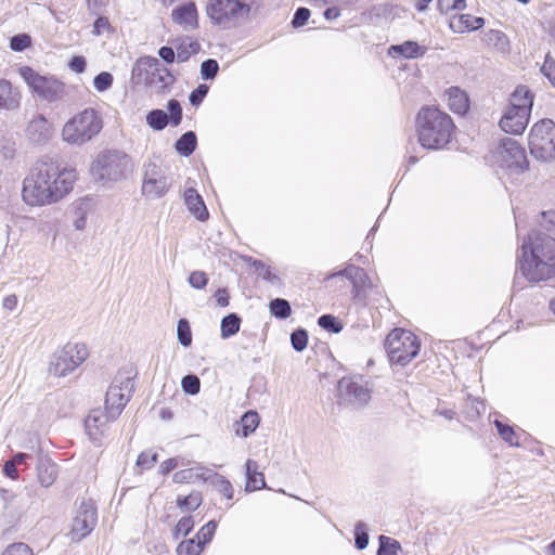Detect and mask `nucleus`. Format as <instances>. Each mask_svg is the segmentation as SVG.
<instances>
[{"label":"nucleus","instance_id":"obj_63","mask_svg":"<svg viewBox=\"0 0 555 555\" xmlns=\"http://www.w3.org/2000/svg\"><path fill=\"white\" fill-rule=\"evenodd\" d=\"M102 415L99 412L94 411L86 420V428L87 430H91L92 428H98L103 425L101 422Z\"/></svg>","mask_w":555,"mask_h":555},{"label":"nucleus","instance_id":"obj_25","mask_svg":"<svg viewBox=\"0 0 555 555\" xmlns=\"http://www.w3.org/2000/svg\"><path fill=\"white\" fill-rule=\"evenodd\" d=\"M482 17L473 16L470 14H462L450 21V27L454 33H465L479 29L483 26Z\"/></svg>","mask_w":555,"mask_h":555},{"label":"nucleus","instance_id":"obj_38","mask_svg":"<svg viewBox=\"0 0 555 555\" xmlns=\"http://www.w3.org/2000/svg\"><path fill=\"white\" fill-rule=\"evenodd\" d=\"M540 225L546 232L542 234L555 243V210L543 211Z\"/></svg>","mask_w":555,"mask_h":555},{"label":"nucleus","instance_id":"obj_5","mask_svg":"<svg viewBox=\"0 0 555 555\" xmlns=\"http://www.w3.org/2000/svg\"><path fill=\"white\" fill-rule=\"evenodd\" d=\"M131 171V157L119 150L101 151L90 164L92 178L103 184L121 181Z\"/></svg>","mask_w":555,"mask_h":555},{"label":"nucleus","instance_id":"obj_24","mask_svg":"<svg viewBox=\"0 0 555 555\" xmlns=\"http://www.w3.org/2000/svg\"><path fill=\"white\" fill-rule=\"evenodd\" d=\"M426 52L424 47H421L416 41L408 40L401 44H392L388 49V55L396 57L402 56L404 59H416L423 56Z\"/></svg>","mask_w":555,"mask_h":555},{"label":"nucleus","instance_id":"obj_55","mask_svg":"<svg viewBox=\"0 0 555 555\" xmlns=\"http://www.w3.org/2000/svg\"><path fill=\"white\" fill-rule=\"evenodd\" d=\"M2 555H34L33 550L23 542L12 543L4 548Z\"/></svg>","mask_w":555,"mask_h":555},{"label":"nucleus","instance_id":"obj_7","mask_svg":"<svg viewBox=\"0 0 555 555\" xmlns=\"http://www.w3.org/2000/svg\"><path fill=\"white\" fill-rule=\"evenodd\" d=\"M18 74L30 91L42 101L59 102L66 94L65 85L53 75H41L29 66L20 67Z\"/></svg>","mask_w":555,"mask_h":555},{"label":"nucleus","instance_id":"obj_16","mask_svg":"<svg viewBox=\"0 0 555 555\" xmlns=\"http://www.w3.org/2000/svg\"><path fill=\"white\" fill-rule=\"evenodd\" d=\"M98 520L96 509L91 501H82L78 506L72 524L69 538L73 542H79L89 535Z\"/></svg>","mask_w":555,"mask_h":555},{"label":"nucleus","instance_id":"obj_26","mask_svg":"<svg viewBox=\"0 0 555 555\" xmlns=\"http://www.w3.org/2000/svg\"><path fill=\"white\" fill-rule=\"evenodd\" d=\"M20 93L14 90L11 82L0 79V108L14 109L20 105Z\"/></svg>","mask_w":555,"mask_h":555},{"label":"nucleus","instance_id":"obj_58","mask_svg":"<svg viewBox=\"0 0 555 555\" xmlns=\"http://www.w3.org/2000/svg\"><path fill=\"white\" fill-rule=\"evenodd\" d=\"M541 72L555 87V61L550 56V54H546Z\"/></svg>","mask_w":555,"mask_h":555},{"label":"nucleus","instance_id":"obj_62","mask_svg":"<svg viewBox=\"0 0 555 555\" xmlns=\"http://www.w3.org/2000/svg\"><path fill=\"white\" fill-rule=\"evenodd\" d=\"M183 465H184L183 459H179V457L168 459L162 463L160 472H162V474L166 475V474L170 473L171 470H173L175 468H177L179 466H183Z\"/></svg>","mask_w":555,"mask_h":555},{"label":"nucleus","instance_id":"obj_34","mask_svg":"<svg viewBox=\"0 0 555 555\" xmlns=\"http://www.w3.org/2000/svg\"><path fill=\"white\" fill-rule=\"evenodd\" d=\"M377 555H406L401 544L393 538L379 535Z\"/></svg>","mask_w":555,"mask_h":555},{"label":"nucleus","instance_id":"obj_51","mask_svg":"<svg viewBox=\"0 0 555 555\" xmlns=\"http://www.w3.org/2000/svg\"><path fill=\"white\" fill-rule=\"evenodd\" d=\"M31 46V38L27 34H18L11 38L10 48L15 52H22Z\"/></svg>","mask_w":555,"mask_h":555},{"label":"nucleus","instance_id":"obj_12","mask_svg":"<svg viewBox=\"0 0 555 555\" xmlns=\"http://www.w3.org/2000/svg\"><path fill=\"white\" fill-rule=\"evenodd\" d=\"M133 73L143 80L146 86L163 92L173 82L169 69L160 64L154 56H144L138 60Z\"/></svg>","mask_w":555,"mask_h":555},{"label":"nucleus","instance_id":"obj_59","mask_svg":"<svg viewBox=\"0 0 555 555\" xmlns=\"http://www.w3.org/2000/svg\"><path fill=\"white\" fill-rule=\"evenodd\" d=\"M157 462V454L145 451L142 452L137 460V465L141 467L142 469H149L151 468L155 463Z\"/></svg>","mask_w":555,"mask_h":555},{"label":"nucleus","instance_id":"obj_48","mask_svg":"<svg viewBox=\"0 0 555 555\" xmlns=\"http://www.w3.org/2000/svg\"><path fill=\"white\" fill-rule=\"evenodd\" d=\"M369 544V534L366 532V525L359 521L354 527V545L358 550H364Z\"/></svg>","mask_w":555,"mask_h":555},{"label":"nucleus","instance_id":"obj_22","mask_svg":"<svg viewBox=\"0 0 555 555\" xmlns=\"http://www.w3.org/2000/svg\"><path fill=\"white\" fill-rule=\"evenodd\" d=\"M211 470L196 464L193 467L181 469L173 474L172 480L176 483H194L197 481H207L210 477Z\"/></svg>","mask_w":555,"mask_h":555},{"label":"nucleus","instance_id":"obj_40","mask_svg":"<svg viewBox=\"0 0 555 555\" xmlns=\"http://www.w3.org/2000/svg\"><path fill=\"white\" fill-rule=\"evenodd\" d=\"M254 268L258 276H260L261 279L270 282L271 284L280 283V278L276 275V273L270 266L258 260L254 262Z\"/></svg>","mask_w":555,"mask_h":555},{"label":"nucleus","instance_id":"obj_50","mask_svg":"<svg viewBox=\"0 0 555 555\" xmlns=\"http://www.w3.org/2000/svg\"><path fill=\"white\" fill-rule=\"evenodd\" d=\"M219 70V64L214 59H208L201 64V76L205 80L214 79Z\"/></svg>","mask_w":555,"mask_h":555},{"label":"nucleus","instance_id":"obj_44","mask_svg":"<svg viewBox=\"0 0 555 555\" xmlns=\"http://www.w3.org/2000/svg\"><path fill=\"white\" fill-rule=\"evenodd\" d=\"M318 324L323 330L337 334L343 330V325L332 314H323L318 319Z\"/></svg>","mask_w":555,"mask_h":555},{"label":"nucleus","instance_id":"obj_35","mask_svg":"<svg viewBox=\"0 0 555 555\" xmlns=\"http://www.w3.org/2000/svg\"><path fill=\"white\" fill-rule=\"evenodd\" d=\"M494 426L498 429L499 436L511 447L519 446V436L515 431V429L508 424L503 423L500 420H495Z\"/></svg>","mask_w":555,"mask_h":555},{"label":"nucleus","instance_id":"obj_4","mask_svg":"<svg viewBox=\"0 0 555 555\" xmlns=\"http://www.w3.org/2000/svg\"><path fill=\"white\" fill-rule=\"evenodd\" d=\"M262 0H210L207 14L211 22L231 28L259 13Z\"/></svg>","mask_w":555,"mask_h":555},{"label":"nucleus","instance_id":"obj_33","mask_svg":"<svg viewBox=\"0 0 555 555\" xmlns=\"http://www.w3.org/2000/svg\"><path fill=\"white\" fill-rule=\"evenodd\" d=\"M486 42L495 48L498 51L502 53H506L509 51V41L507 36L498 29H490L485 35Z\"/></svg>","mask_w":555,"mask_h":555},{"label":"nucleus","instance_id":"obj_64","mask_svg":"<svg viewBox=\"0 0 555 555\" xmlns=\"http://www.w3.org/2000/svg\"><path fill=\"white\" fill-rule=\"evenodd\" d=\"M18 298L14 294H10L5 296L2 300V308L7 311H14L17 308Z\"/></svg>","mask_w":555,"mask_h":555},{"label":"nucleus","instance_id":"obj_20","mask_svg":"<svg viewBox=\"0 0 555 555\" xmlns=\"http://www.w3.org/2000/svg\"><path fill=\"white\" fill-rule=\"evenodd\" d=\"M27 134L35 143L47 142L52 135V126L44 116L38 115L29 121Z\"/></svg>","mask_w":555,"mask_h":555},{"label":"nucleus","instance_id":"obj_8","mask_svg":"<svg viewBox=\"0 0 555 555\" xmlns=\"http://www.w3.org/2000/svg\"><path fill=\"white\" fill-rule=\"evenodd\" d=\"M385 348L392 364L405 366L418 354L421 343L412 332L395 328L386 337Z\"/></svg>","mask_w":555,"mask_h":555},{"label":"nucleus","instance_id":"obj_46","mask_svg":"<svg viewBox=\"0 0 555 555\" xmlns=\"http://www.w3.org/2000/svg\"><path fill=\"white\" fill-rule=\"evenodd\" d=\"M181 387L188 395H197L201 390V380L196 375H185L181 380Z\"/></svg>","mask_w":555,"mask_h":555},{"label":"nucleus","instance_id":"obj_28","mask_svg":"<svg viewBox=\"0 0 555 555\" xmlns=\"http://www.w3.org/2000/svg\"><path fill=\"white\" fill-rule=\"evenodd\" d=\"M246 468V491H255L266 487V481L262 473L258 472V464L256 461L247 460Z\"/></svg>","mask_w":555,"mask_h":555},{"label":"nucleus","instance_id":"obj_42","mask_svg":"<svg viewBox=\"0 0 555 555\" xmlns=\"http://www.w3.org/2000/svg\"><path fill=\"white\" fill-rule=\"evenodd\" d=\"M203 546L201 543L195 539H189L182 541L177 546V554L178 555H199L203 551Z\"/></svg>","mask_w":555,"mask_h":555},{"label":"nucleus","instance_id":"obj_37","mask_svg":"<svg viewBox=\"0 0 555 555\" xmlns=\"http://www.w3.org/2000/svg\"><path fill=\"white\" fill-rule=\"evenodd\" d=\"M270 313L276 319H287L292 313L289 302L283 298H275L269 304Z\"/></svg>","mask_w":555,"mask_h":555},{"label":"nucleus","instance_id":"obj_31","mask_svg":"<svg viewBox=\"0 0 555 555\" xmlns=\"http://www.w3.org/2000/svg\"><path fill=\"white\" fill-rule=\"evenodd\" d=\"M259 415L256 411L246 412L238 423V427L236 428V434L244 438L248 437L253 434L257 427L259 426Z\"/></svg>","mask_w":555,"mask_h":555},{"label":"nucleus","instance_id":"obj_2","mask_svg":"<svg viewBox=\"0 0 555 555\" xmlns=\"http://www.w3.org/2000/svg\"><path fill=\"white\" fill-rule=\"evenodd\" d=\"M517 260L529 282L550 280L555 276V243L533 231L521 243Z\"/></svg>","mask_w":555,"mask_h":555},{"label":"nucleus","instance_id":"obj_54","mask_svg":"<svg viewBox=\"0 0 555 555\" xmlns=\"http://www.w3.org/2000/svg\"><path fill=\"white\" fill-rule=\"evenodd\" d=\"M438 9L441 13L448 14L451 11L465 9V0H438Z\"/></svg>","mask_w":555,"mask_h":555},{"label":"nucleus","instance_id":"obj_10","mask_svg":"<svg viewBox=\"0 0 555 555\" xmlns=\"http://www.w3.org/2000/svg\"><path fill=\"white\" fill-rule=\"evenodd\" d=\"M531 155L540 160L548 162L555 157V124L551 119L535 122L528 138Z\"/></svg>","mask_w":555,"mask_h":555},{"label":"nucleus","instance_id":"obj_3","mask_svg":"<svg viewBox=\"0 0 555 555\" xmlns=\"http://www.w3.org/2000/svg\"><path fill=\"white\" fill-rule=\"evenodd\" d=\"M415 127L420 144L427 150L446 147L455 129L452 118L434 106H424L420 109Z\"/></svg>","mask_w":555,"mask_h":555},{"label":"nucleus","instance_id":"obj_36","mask_svg":"<svg viewBox=\"0 0 555 555\" xmlns=\"http://www.w3.org/2000/svg\"><path fill=\"white\" fill-rule=\"evenodd\" d=\"M241 319L236 313H230L221 320V337L230 338L240 331Z\"/></svg>","mask_w":555,"mask_h":555},{"label":"nucleus","instance_id":"obj_9","mask_svg":"<svg viewBox=\"0 0 555 555\" xmlns=\"http://www.w3.org/2000/svg\"><path fill=\"white\" fill-rule=\"evenodd\" d=\"M88 357L89 349L85 344L68 343L52 354L48 371L54 377H65L75 372Z\"/></svg>","mask_w":555,"mask_h":555},{"label":"nucleus","instance_id":"obj_17","mask_svg":"<svg viewBox=\"0 0 555 555\" xmlns=\"http://www.w3.org/2000/svg\"><path fill=\"white\" fill-rule=\"evenodd\" d=\"M167 109L169 111V115L159 108L150 111L145 117L149 127L155 131L164 130L169 124L172 127H178L183 117V111L180 102L176 99L169 100L167 102Z\"/></svg>","mask_w":555,"mask_h":555},{"label":"nucleus","instance_id":"obj_39","mask_svg":"<svg viewBox=\"0 0 555 555\" xmlns=\"http://www.w3.org/2000/svg\"><path fill=\"white\" fill-rule=\"evenodd\" d=\"M199 49V44L195 41L182 42L176 47L178 62H186L192 54H195Z\"/></svg>","mask_w":555,"mask_h":555},{"label":"nucleus","instance_id":"obj_19","mask_svg":"<svg viewBox=\"0 0 555 555\" xmlns=\"http://www.w3.org/2000/svg\"><path fill=\"white\" fill-rule=\"evenodd\" d=\"M197 9L193 1L185 2L173 9L171 12L172 21L185 30L197 27Z\"/></svg>","mask_w":555,"mask_h":555},{"label":"nucleus","instance_id":"obj_45","mask_svg":"<svg viewBox=\"0 0 555 555\" xmlns=\"http://www.w3.org/2000/svg\"><path fill=\"white\" fill-rule=\"evenodd\" d=\"M210 477L214 478L212 482L218 488L219 492L222 493L227 499L231 500L233 498V488L231 482L225 477L216 473H210Z\"/></svg>","mask_w":555,"mask_h":555},{"label":"nucleus","instance_id":"obj_21","mask_svg":"<svg viewBox=\"0 0 555 555\" xmlns=\"http://www.w3.org/2000/svg\"><path fill=\"white\" fill-rule=\"evenodd\" d=\"M184 203L189 211L199 221H206L209 218V212L203 201V197L193 188H189L183 194Z\"/></svg>","mask_w":555,"mask_h":555},{"label":"nucleus","instance_id":"obj_49","mask_svg":"<svg viewBox=\"0 0 555 555\" xmlns=\"http://www.w3.org/2000/svg\"><path fill=\"white\" fill-rule=\"evenodd\" d=\"M113 75L108 72H101L93 79V87L99 92L108 90L113 85Z\"/></svg>","mask_w":555,"mask_h":555},{"label":"nucleus","instance_id":"obj_30","mask_svg":"<svg viewBox=\"0 0 555 555\" xmlns=\"http://www.w3.org/2000/svg\"><path fill=\"white\" fill-rule=\"evenodd\" d=\"M533 104V96L530 93V91L521 86L518 87L511 96V102L508 108H515L517 111H520L524 106H527V109L529 113H531Z\"/></svg>","mask_w":555,"mask_h":555},{"label":"nucleus","instance_id":"obj_47","mask_svg":"<svg viewBox=\"0 0 555 555\" xmlns=\"http://www.w3.org/2000/svg\"><path fill=\"white\" fill-rule=\"evenodd\" d=\"M216 529L217 522L215 520L208 521L199 529V531L196 534V540L201 543L203 547L212 539Z\"/></svg>","mask_w":555,"mask_h":555},{"label":"nucleus","instance_id":"obj_32","mask_svg":"<svg viewBox=\"0 0 555 555\" xmlns=\"http://www.w3.org/2000/svg\"><path fill=\"white\" fill-rule=\"evenodd\" d=\"M197 139L193 131L183 133L176 142V151L184 157L190 156L196 149Z\"/></svg>","mask_w":555,"mask_h":555},{"label":"nucleus","instance_id":"obj_27","mask_svg":"<svg viewBox=\"0 0 555 555\" xmlns=\"http://www.w3.org/2000/svg\"><path fill=\"white\" fill-rule=\"evenodd\" d=\"M448 106L456 114H465L468 109V98L466 93L457 87H451L447 93Z\"/></svg>","mask_w":555,"mask_h":555},{"label":"nucleus","instance_id":"obj_15","mask_svg":"<svg viewBox=\"0 0 555 555\" xmlns=\"http://www.w3.org/2000/svg\"><path fill=\"white\" fill-rule=\"evenodd\" d=\"M172 184L169 175L156 164H149L145 168L142 194L150 199L160 198L167 194Z\"/></svg>","mask_w":555,"mask_h":555},{"label":"nucleus","instance_id":"obj_18","mask_svg":"<svg viewBox=\"0 0 555 555\" xmlns=\"http://www.w3.org/2000/svg\"><path fill=\"white\" fill-rule=\"evenodd\" d=\"M529 117L530 113L527 106H524L520 111L507 108L500 120V127L506 133L521 134L528 125Z\"/></svg>","mask_w":555,"mask_h":555},{"label":"nucleus","instance_id":"obj_52","mask_svg":"<svg viewBox=\"0 0 555 555\" xmlns=\"http://www.w3.org/2000/svg\"><path fill=\"white\" fill-rule=\"evenodd\" d=\"M291 343L296 351H302L308 344V334L306 330L298 328L291 335Z\"/></svg>","mask_w":555,"mask_h":555},{"label":"nucleus","instance_id":"obj_53","mask_svg":"<svg viewBox=\"0 0 555 555\" xmlns=\"http://www.w3.org/2000/svg\"><path fill=\"white\" fill-rule=\"evenodd\" d=\"M194 527V520L191 516L182 517L173 530V535L178 539L180 535L189 534Z\"/></svg>","mask_w":555,"mask_h":555},{"label":"nucleus","instance_id":"obj_61","mask_svg":"<svg viewBox=\"0 0 555 555\" xmlns=\"http://www.w3.org/2000/svg\"><path fill=\"white\" fill-rule=\"evenodd\" d=\"M87 62L81 55H75L70 59L68 67L72 72L81 74L86 70Z\"/></svg>","mask_w":555,"mask_h":555},{"label":"nucleus","instance_id":"obj_13","mask_svg":"<svg viewBox=\"0 0 555 555\" xmlns=\"http://www.w3.org/2000/svg\"><path fill=\"white\" fill-rule=\"evenodd\" d=\"M496 162L501 168L515 173L524 172L528 168L525 150L511 138L501 140L496 149Z\"/></svg>","mask_w":555,"mask_h":555},{"label":"nucleus","instance_id":"obj_11","mask_svg":"<svg viewBox=\"0 0 555 555\" xmlns=\"http://www.w3.org/2000/svg\"><path fill=\"white\" fill-rule=\"evenodd\" d=\"M134 390L132 376L128 373H118L106 391L105 413L106 420H116L125 409Z\"/></svg>","mask_w":555,"mask_h":555},{"label":"nucleus","instance_id":"obj_41","mask_svg":"<svg viewBox=\"0 0 555 555\" xmlns=\"http://www.w3.org/2000/svg\"><path fill=\"white\" fill-rule=\"evenodd\" d=\"M202 504V494L199 492H192L186 496H179L177 505L186 511H194Z\"/></svg>","mask_w":555,"mask_h":555},{"label":"nucleus","instance_id":"obj_29","mask_svg":"<svg viewBox=\"0 0 555 555\" xmlns=\"http://www.w3.org/2000/svg\"><path fill=\"white\" fill-rule=\"evenodd\" d=\"M56 465L49 459H41L38 464V479L42 487H50L56 479Z\"/></svg>","mask_w":555,"mask_h":555},{"label":"nucleus","instance_id":"obj_6","mask_svg":"<svg viewBox=\"0 0 555 555\" xmlns=\"http://www.w3.org/2000/svg\"><path fill=\"white\" fill-rule=\"evenodd\" d=\"M102 127L99 113L94 108H85L65 122L62 139L68 144L80 146L98 135Z\"/></svg>","mask_w":555,"mask_h":555},{"label":"nucleus","instance_id":"obj_14","mask_svg":"<svg viewBox=\"0 0 555 555\" xmlns=\"http://www.w3.org/2000/svg\"><path fill=\"white\" fill-rule=\"evenodd\" d=\"M338 393L348 404L362 408L370 402L372 389L361 376H348L338 382Z\"/></svg>","mask_w":555,"mask_h":555},{"label":"nucleus","instance_id":"obj_43","mask_svg":"<svg viewBox=\"0 0 555 555\" xmlns=\"http://www.w3.org/2000/svg\"><path fill=\"white\" fill-rule=\"evenodd\" d=\"M177 336L179 343L183 347H189L192 344V332L186 319H180L177 326Z\"/></svg>","mask_w":555,"mask_h":555},{"label":"nucleus","instance_id":"obj_60","mask_svg":"<svg viewBox=\"0 0 555 555\" xmlns=\"http://www.w3.org/2000/svg\"><path fill=\"white\" fill-rule=\"evenodd\" d=\"M208 86L207 85H199L196 89H194L190 96H189V100H190V103L193 105V106H198L204 98L207 95L208 93Z\"/></svg>","mask_w":555,"mask_h":555},{"label":"nucleus","instance_id":"obj_1","mask_svg":"<svg viewBox=\"0 0 555 555\" xmlns=\"http://www.w3.org/2000/svg\"><path fill=\"white\" fill-rule=\"evenodd\" d=\"M77 179L74 168L54 160L40 162L25 177L22 198L31 207L56 204L73 191Z\"/></svg>","mask_w":555,"mask_h":555},{"label":"nucleus","instance_id":"obj_57","mask_svg":"<svg viewBox=\"0 0 555 555\" xmlns=\"http://www.w3.org/2000/svg\"><path fill=\"white\" fill-rule=\"evenodd\" d=\"M311 13L310 10L304 7H300L296 10L293 20L292 25L294 28L302 27L309 20Z\"/></svg>","mask_w":555,"mask_h":555},{"label":"nucleus","instance_id":"obj_56","mask_svg":"<svg viewBox=\"0 0 555 555\" xmlns=\"http://www.w3.org/2000/svg\"><path fill=\"white\" fill-rule=\"evenodd\" d=\"M188 281L193 288L203 289L208 284V276L204 271H193Z\"/></svg>","mask_w":555,"mask_h":555},{"label":"nucleus","instance_id":"obj_23","mask_svg":"<svg viewBox=\"0 0 555 555\" xmlns=\"http://www.w3.org/2000/svg\"><path fill=\"white\" fill-rule=\"evenodd\" d=\"M335 275H343L352 283L354 296H358L359 293L369 286L370 283L365 271L353 264L347 266L344 270L335 273Z\"/></svg>","mask_w":555,"mask_h":555}]
</instances>
